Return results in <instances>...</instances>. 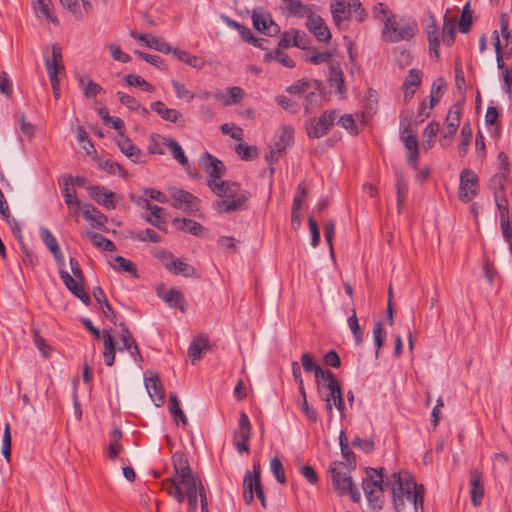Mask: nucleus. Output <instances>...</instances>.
<instances>
[{"instance_id":"obj_1","label":"nucleus","mask_w":512,"mask_h":512,"mask_svg":"<svg viewBox=\"0 0 512 512\" xmlns=\"http://www.w3.org/2000/svg\"><path fill=\"white\" fill-rule=\"evenodd\" d=\"M174 472L162 483L163 489L177 502L187 501L188 511L195 512L200 499L201 512H209L206 489L201 478L191 469L186 456L176 452L172 456Z\"/></svg>"},{"instance_id":"obj_2","label":"nucleus","mask_w":512,"mask_h":512,"mask_svg":"<svg viewBox=\"0 0 512 512\" xmlns=\"http://www.w3.org/2000/svg\"><path fill=\"white\" fill-rule=\"evenodd\" d=\"M386 485L391 489L396 512H402L405 501L413 504L415 512H423L424 487L408 472H394Z\"/></svg>"},{"instance_id":"obj_3","label":"nucleus","mask_w":512,"mask_h":512,"mask_svg":"<svg viewBox=\"0 0 512 512\" xmlns=\"http://www.w3.org/2000/svg\"><path fill=\"white\" fill-rule=\"evenodd\" d=\"M373 15L376 20L383 23L382 38L386 42L408 41L418 33V24L415 20L405 17L398 20L383 3L374 6Z\"/></svg>"},{"instance_id":"obj_4","label":"nucleus","mask_w":512,"mask_h":512,"mask_svg":"<svg viewBox=\"0 0 512 512\" xmlns=\"http://www.w3.org/2000/svg\"><path fill=\"white\" fill-rule=\"evenodd\" d=\"M208 186L213 193L223 198L214 204L217 211L230 213L246 208L250 194L241 189L237 183L208 180Z\"/></svg>"},{"instance_id":"obj_5","label":"nucleus","mask_w":512,"mask_h":512,"mask_svg":"<svg viewBox=\"0 0 512 512\" xmlns=\"http://www.w3.org/2000/svg\"><path fill=\"white\" fill-rule=\"evenodd\" d=\"M367 474L368 476L363 480L365 496L372 508L380 510L385 501L383 493L384 468H368Z\"/></svg>"},{"instance_id":"obj_6","label":"nucleus","mask_w":512,"mask_h":512,"mask_svg":"<svg viewBox=\"0 0 512 512\" xmlns=\"http://www.w3.org/2000/svg\"><path fill=\"white\" fill-rule=\"evenodd\" d=\"M346 470L347 467L342 462H336L329 468L333 487L338 494H350L352 500L357 502L360 499L359 491Z\"/></svg>"},{"instance_id":"obj_7","label":"nucleus","mask_w":512,"mask_h":512,"mask_svg":"<svg viewBox=\"0 0 512 512\" xmlns=\"http://www.w3.org/2000/svg\"><path fill=\"white\" fill-rule=\"evenodd\" d=\"M337 117V112L324 111L319 118L310 119L306 123L307 134L313 138H320L328 133Z\"/></svg>"},{"instance_id":"obj_8","label":"nucleus","mask_w":512,"mask_h":512,"mask_svg":"<svg viewBox=\"0 0 512 512\" xmlns=\"http://www.w3.org/2000/svg\"><path fill=\"white\" fill-rule=\"evenodd\" d=\"M251 439V424L245 412H241L237 429L233 432V444L239 453H249Z\"/></svg>"},{"instance_id":"obj_9","label":"nucleus","mask_w":512,"mask_h":512,"mask_svg":"<svg viewBox=\"0 0 512 512\" xmlns=\"http://www.w3.org/2000/svg\"><path fill=\"white\" fill-rule=\"evenodd\" d=\"M478 193V177L474 171L466 168L460 174L459 199L470 202Z\"/></svg>"},{"instance_id":"obj_10","label":"nucleus","mask_w":512,"mask_h":512,"mask_svg":"<svg viewBox=\"0 0 512 512\" xmlns=\"http://www.w3.org/2000/svg\"><path fill=\"white\" fill-rule=\"evenodd\" d=\"M252 20L254 27L259 32H262L268 36H274L280 32V27L273 21L270 13L262 9L253 11Z\"/></svg>"},{"instance_id":"obj_11","label":"nucleus","mask_w":512,"mask_h":512,"mask_svg":"<svg viewBox=\"0 0 512 512\" xmlns=\"http://www.w3.org/2000/svg\"><path fill=\"white\" fill-rule=\"evenodd\" d=\"M323 387L328 390V392L323 396V400L326 402L327 412L331 414L333 406H335L342 415L344 411V400L339 382L337 380H332L331 384H325Z\"/></svg>"},{"instance_id":"obj_12","label":"nucleus","mask_w":512,"mask_h":512,"mask_svg":"<svg viewBox=\"0 0 512 512\" xmlns=\"http://www.w3.org/2000/svg\"><path fill=\"white\" fill-rule=\"evenodd\" d=\"M169 203L174 208L187 212L198 209L199 199L188 191L177 189L173 192Z\"/></svg>"},{"instance_id":"obj_13","label":"nucleus","mask_w":512,"mask_h":512,"mask_svg":"<svg viewBox=\"0 0 512 512\" xmlns=\"http://www.w3.org/2000/svg\"><path fill=\"white\" fill-rule=\"evenodd\" d=\"M60 278L66 288L73 293L74 296L79 298L85 305L90 303V298L85 292L82 282L76 277H72L67 271L60 269Z\"/></svg>"},{"instance_id":"obj_14","label":"nucleus","mask_w":512,"mask_h":512,"mask_svg":"<svg viewBox=\"0 0 512 512\" xmlns=\"http://www.w3.org/2000/svg\"><path fill=\"white\" fill-rule=\"evenodd\" d=\"M306 26L309 29V31L315 35L318 41L326 42L330 40V30L327 27L325 21L322 19V17L315 15L313 13L312 16H310L309 19H307Z\"/></svg>"},{"instance_id":"obj_15","label":"nucleus","mask_w":512,"mask_h":512,"mask_svg":"<svg viewBox=\"0 0 512 512\" xmlns=\"http://www.w3.org/2000/svg\"><path fill=\"white\" fill-rule=\"evenodd\" d=\"M145 386L152 401L157 407L164 404L165 390L158 376H150L145 379Z\"/></svg>"},{"instance_id":"obj_16","label":"nucleus","mask_w":512,"mask_h":512,"mask_svg":"<svg viewBox=\"0 0 512 512\" xmlns=\"http://www.w3.org/2000/svg\"><path fill=\"white\" fill-rule=\"evenodd\" d=\"M89 196L97 203L103 205L107 209H115V194L112 191H108L104 187L91 186L89 188Z\"/></svg>"},{"instance_id":"obj_17","label":"nucleus","mask_w":512,"mask_h":512,"mask_svg":"<svg viewBox=\"0 0 512 512\" xmlns=\"http://www.w3.org/2000/svg\"><path fill=\"white\" fill-rule=\"evenodd\" d=\"M203 166L205 172L210 176L209 180L221 181L220 178L224 174L225 167L220 160L206 152L203 155Z\"/></svg>"},{"instance_id":"obj_18","label":"nucleus","mask_w":512,"mask_h":512,"mask_svg":"<svg viewBox=\"0 0 512 512\" xmlns=\"http://www.w3.org/2000/svg\"><path fill=\"white\" fill-rule=\"evenodd\" d=\"M481 480H482L481 472L476 468L471 469V471H470V485H471L470 495H471L472 503L475 507H478L481 504L482 498L484 496V487L481 483Z\"/></svg>"},{"instance_id":"obj_19","label":"nucleus","mask_w":512,"mask_h":512,"mask_svg":"<svg viewBox=\"0 0 512 512\" xmlns=\"http://www.w3.org/2000/svg\"><path fill=\"white\" fill-rule=\"evenodd\" d=\"M282 3L283 9L291 16L298 18L306 16L309 19L313 14L311 6L304 4L301 0H282Z\"/></svg>"},{"instance_id":"obj_20","label":"nucleus","mask_w":512,"mask_h":512,"mask_svg":"<svg viewBox=\"0 0 512 512\" xmlns=\"http://www.w3.org/2000/svg\"><path fill=\"white\" fill-rule=\"evenodd\" d=\"M258 487H262L261 479L251 477L250 471H247L243 479V499L247 505L253 502Z\"/></svg>"},{"instance_id":"obj_21","label":"nucleus","mask_w":512,"mask_h":512,"mask_svg":"<svg viewBox=\"0 0 512 512\" xmlns=\"http://www.w3.org/2000/svg\"><path fill=\"white\" fill-rule=\"evenodd\" d=\"M120 138L117 140V145L121 152L124 153L131 161L138 162L141 157V150L137 148L132 141L126 137L123 132H119Z\"/></svg>"},{"instance_id":"obj_22","label":"nucleus","mask_w":512,"mask_h":512,"mask_svg":"<svg viewBox=\"0 0 512 512\" xmlns=\"http://www.w3.org/2000/svg\"><path fill=\"white\" fill-rule=\"evenodd\" d=\"M430 19L431 23L428 24L426 27V33L429 41V50L430 53L434 55L435 58H438L440 46L439 29L435 18L430 17Z\"/></svg>"},{"instance_id":"obj_23","label":"nucleus","mask_w":512,"mask_h":512,"mask_svg":"<svg viewBox=\"0 0 512 512\" xmlns=\"http://www.w3.org/2000/svg\"><path fill=\"white\" fill-rule=\"evenodd\" d=\"M151 110L168 122L177 123L182 118V114L178 110L167 108L162 101L153 102Z\"/></svg>"},{"instance_id":"obj_24","label":"nucleus","mask_w":512,"mask_h":512,"mask_svg":"<svg viewBox=\"0 0 512 512\" xmlns=\"http://www.w3.org/2000/svg\"><path fill=\"white\" fill-rule=\"evenodd\" d=\"M157 294L160 298L163 299L164 302H166L170 307L178 308L181 311H185V301L183 294L180 290L171 288L164 294L160 292V290L157 291Z\"/></svg>"},{"instance_id":"obj_25","label":"nucleus","mask_w":512,"mask_h":512,"mask_svg":"<svg viewBox=\"0 0 512 512\" xmlns=\"http://www.w3.org/2000/svg\"><path fill=\"white\" fill-rule=\"evenodd\" d=\"M209 347V339L205 334L198 335L190 344L188 355L191 357L192 362L200 360L203 351Z\"/></svg>"},{"instance_id":"obj_26","label":"nucleus","mask_w":512,"mask_h":512,"mask_svg":"<svg viewBox=\"0 0 512 512\" xmlns=\"http://www.w3.org/2000/svg\"><path fill=\"white\" fill-rule=\"evenodd\" d=\"M82 213L97 228H102L107 221V217L91 204H84L82 206Z\"/></svg>"},{"instance_id":"obj_27","label":"nucleus","mask_w":512,"mask_h":512,"mask_svg":"<svg viewBox=\"0 0 512 512\" xmlns=\"http://www.w3.org/2000/svg\"><path fill=\"white\" fill-rule=\"evenodd\" d=\"M162 145L166 146L169 149L171 155L182 165H185L188 162V159L180 146V144L173 138L164 137L162 138Z\"/></svg>"},{"instance_id":"obj_28","label":"nucleus","mask_w":512,"mask_h":512,"mask_svg":"<svg viewBox=\"0 0 512 512\" xmlns=\"http://www.w3.org/2000/svg\"><path fill=\"white\" fill-rule=\"evenodd\" d=\"M110 266L119 272H127L132 277L138 278L135 264L122 256H115L110 262Z\"/></svg>"},{"instance_id":"obj_29","label":"nucleus","mask_w":512,"mask_h":512,"mask_svg":"<svg viewBox=\"0 0 512 512\" xmlns=\"http://www.w3.org/2000/svg\"><path fill=\"white\" fill-rule=\"evenodd\" d=\"M331 13L336 25H340L343 20L350 17V8L347 6L344 0H335L331 4Z\"/></svg>"},{"instance_id":"obj_30","label":"nucleus","mask_w":512,"mask_h":512,"mask_svg":"<svg viewBox=\"0 0 512 512\" xmlns=\"http://www.w3.org/2000/svg\"><path fill=\"white\" fill-rule=\"evenodd\" d=\"M294 130L289 126H283L276 136L272 146L278 150L284 151L293 142Z\"/></svg>"},{"instance_id":"obj_31","label":"nucleus","mask_w":512,"mask_h":512,"mask_svg":"<svg viewBox=\"0 0 512 512\" xmlns=\"http://www.w3.org/2000/svg\"><path fill=\"white\" fill-rule=\"evenodd\" d=\"M173 54L178 60L186 63L187 65H190L195 69H202L205 66V61L203 58L191 55L187 51L173 49Z\"/></svg>"},{"instance_id":"obj_32","label":"nucleus","mask_w":512,"mask_h":512,"mask_svg":"<svg viewBox=\"0 0 512 512\" xmlns=\"http://www.w3.org/2000/svg\"><path fill=\"white\" fill-rule=\"evenodd\" d=\"M78 81L79 86L82 88L83 93L87 98H95L99 93L103 91L99 84L87 76L79 77Z\"/></svg>"},{"instance_id":"obj_33","label":"nucleus","mask_w":512,"mask_h":512,"mask_svg":"<svg viewBox=\"0 0 512 512\" xmlns=\"http://www.w3.org/2000/svg\"><path fill=\"white\" fill-rule=\"evenodd\" d=\"M122 439V431L118 428H115L110 433V443L108 448V455L111 459H115L123 450V446L121 444Z\"/></svg>"},{"instance_id":"obj_34","label":"nucleus","mask_w":512,"mask_h":512,"mask_svg":"<svg viewBox=\"0 0 512 512\" xmlns=\"http://www.w3.org/2000/svg\"><path fill=\"white\" fill-rule=\"evenodd\" d=\"M172 224L179 230L193 235H199L202 231V225L194 220L183 218L174 219Z\"/></svg>"},{"instance_id":"obj_35","label":"nucleus","mask_w":512,"mask_h":512,"mask_svg":"<svg viewBox=\"0 0 512 512\" xmlns=\"http://www.w3.org/2000/svg\"><path fill=\"white\" fill-rule=\"evenodd\" d=\"M86 236L90 239L92 244L97 248H100L104 251H111V252L116 250L115 244L111 240L102 236L101 234H98V233L92 232V231H87Z\"/></svg>"},{"instance_id":"obj_36","label":"nucleus","mask_w":512,"mask_h":512,"mask_svg":"<svg viewBox=\"0 0 512 512\" xmlns=\"http://www.w3.org/2000/svg\"><path fill=\"white\" fill-rule=\"evenodd\" d=\"M129 237L140 242L159 243L161 241L160 235L149 228L145 230L131 231Z\"/></svg>"},{"instance_id":"obj_37","label":"nucleus","mask_w":512,"mask_h":512,"mask_svg":"<svg viewBox=\"0 0 512 512\" xmlns=\"http://www.w3.org/2000/svg\"><path fill=\"white\" fill-rule=\"evenodd\" d=\"M64 180V189H63V196L64 201L69 207H81V202L76 196V191L71 190L69 188V181L73 180V177L71 175H66L63 177Z\"/></svg>"},{"instance_id":"obj_38","label":"nucleus","mask_w":512,"mask_h":512,"mask_svg":"<svg viewBox=\"0 0 512 512\" xmlns=\"http://www.w3.org/2000/svg\"><path fill=\"white\" fill-rule=\"evenodd\" d=\"M169 272L183 275L184 277L197 278L198 272L197 270L190 264L183 262L181 259L176 258L174 262V266Z\"/></svg>"},{"instance_id":"obj_39","label":"nucleus","mask_w":512,"mask_h":512,"mask_svg":"<svg viewBox=\"0 0 512 512\" xmlns=\"http://www.w3.org/2000/svg\"><path fill=\"white\" fill-rule=\"evenodd\" d=\"M104 338V361L107 366H112L115 360V344L111 334L108 331L103 333Z\"/></svg>"},{"instance_id":"obj_40","label":"nucleus","mask_w":512,"mask_h":512,"mask_svg":"<svg viewBox=\"0 0 512 512\" xmlns=\"http://www.w3.org/2000/svg\"><path fill=\"white\" fill-rule=\"evenodd\" d=\"M169 411L176 421L179 419L183 425H188V419L183 410L180 408L177 395L174 392L169 394Z\"/></svg>"},{"instance_id":"obj_41","label":"nucleus","mask_w":512,"mask_h":512,"mask_svg":"<svg viewBox=\"0 0 512 512\" xmlns=\"http://www.w3.org/2000/svg\"><path fill=\"white\" fill-rule=\"evenodd\" d=\"M264 60L266 62H269L271 60H275L284 67L292 68L295 66V62L284 52H282L280 49H277L275 51L267 52L264 56Z\"/></svg>"},{"instance_id":"obj_42","label":"nucleus","mask_w":512,"mask_h":512,"mask_svg":"<svg viewBox=\"0 0 512 512\" xmlns=\"http://www.w3.org/2000/svg\"><path fill=\"white\" fill-rule=\"evenodd\" d=\"M308 191L304 184H299L294 196L293 207H292V222L298 218V211L301 208V204L306 200Z\"/></svg>"},{"instance_id":"obj_43","label":"nucleus","mask_w":512,"mask_h":512,"mask_svg":"<svg viewBox=\"0 0 512 512\" xmlns=\"http://www.w3.org/2000/svg\"><path fill=\"white\" fill-rule=\"evenodd\" d=\"M329 82L330 86L336 87L340 94L345 92L343 72L339 67L330 65Z\"/></svg>"},{"instance_id":"obj_44","label":"nucleus","mask_w":512,"mask_h":512,"mask_svg":"<svg viewBox=\"0 0 512 512\" xmlns=\"http://www.w3.org/2000/svg\"><path fill=\"white\" fill-rule=\"evenodd\" d=\"M455 38V23L447 15L444 17V23L442 27V41L447 46H450L454 42Z\"/></svg>"},{"instance_id":"obj_45","label":"nucleus","mask_w":512,"mask_h":512,"mask_svg":"<svg viewBox=\"0 0 512 512\" xmlns=\"http://www.w3.org/2000/svg\"><path fill=\"white\" fill-rule=\"evenodd\" d=\"M497 208L499 210L500 216V225L508 226L510 224L509 220V212H508V201L504 195L499 196L498 193L495 194Z\"/></svg>"},{"instance_id":"obj_46","label":"nucleus","mask_w":512,"mask_h":512,"mask_svg":"<svg viewBox=\"0 0 512 512\" xmlns=\"http://www.w3.org/2000/svg\"><path fill=\"white\" fill-rule=\"evenodd\" d=\"M163 208L160 206H153L151 214L153 217H146L145 220L158 228L161 231H167L166 222L162 217Z\"/></svg>"},{"instance_id":"obj_47","label":"nucleus","mask_w":512,"mask_h":512,"mask_svg":"<svg viewBox=\"0 0 512 512\" xmlns=\"http://www.w3.org/2000/svg\"><path fill=\"white\" fill-rule=\"evenodd\" d=\"M472 140V129L468 122L464 123L461 128V143L459 146V155L465 156Z\"/></svg>"},{"instance_id":"obj_48","label":"nucleus","mask_w":512,"mask_h":512,"mask_svg":"<svg viewBox=\"0 0 512 512\" xmlns=\"http://www.w3.org/2000/svg\"><path fill=\"white\" fill-rule=\"evenodd\" d=\"M348 325L354 336L356 344L361 345L363 342V331L359 325L355 309H352V315L348 318Z\"/></svg>"},{"instance_id":"obj_49","label":"nucleus","mask_w":512,"mask_h":512,"mask_svg":"<svg viewBox=\"0 0 512 512\" xmlns=\"http://www.w3.org/2000/svg\"><path fill=\"white\" fill-rule=\"evenodd\" d=\"M124 80L129 86L140 87L147 92L154 91V87L139 75L128 74L124 77Z\"/></svg>"},{"instance_id":"obj_50","label":"nucleus","mask_w":512,"mask_h":512,"mask_svg":"<svg viewBox=\"0 0 512 512\" xmlns=\"http://www.w3.org/2000/svg\"><path fill=\"white\" fill-rule=\"evenodd\" d=\"M408 190L407 182L402 175H397L396 193L398 213H401V207L405 202V196Z\"/></svg>"},{"instance_id":"obj_51","label":"nucleus","mask_w":512,"mask_h":512,"mask_svg":"<svg viewBox=\"0 0 512 512\" xmlns=\"http://www.w3.org/2000/svg\"><path fill=\"white\" fill-rule=\"evenodd\" d=\"M237 154L242 160L249 161L258 156V148L256 146H249L245 143H239L235 148Z\"/></svg>"},{"instance_id":"obj_52","label":"nucleus","mask_w":512,"mask_h":512,"mask_svg":"<svg viewBox=\"0 0 512 512\" xmlns=\"http://www.w3.org/2000/svg\"><path fill=\"white\" fill-rule=\"evenodd\" d=\"M461 108L458 105H453L446 116V125L450 130H457L460 125Z\"/></svg>"},{"instance_id":"obj_53","label":"nucleus","mask_w":512,"mask_h":512,"mask_svg":"<svg viewBox=\"0 0 512 512\" xmlns=\"http://www.w3.org/2000/svg\"><path fill=\"white\" fill-rule=\"evenodd\" d=\"M270 468L276 480L280 484H285L287 482L285 470L279 458L274 457L270 460Z\"/></svg>"},{"instance_id":"obj_54","label":"nucleus","mask_w":512,"mask_h":512,"mask_svg":"<svg viewBox=\"0 0 512 512\" xmlns=\"http://www.w3.org/2000/svg\"><path fill=\"white\" fill-rule=\"evenodd\" d=\"M34 8L37 12L42 13V15L49 21L53 23H57V18L51 14L50 11V0H33Z\"/></svg>"},{"instance_id":"obj_55","label":"nucleus","mask_w":512,"mask_h":512,"mask_svg":"<svg viewBox=\"0 0 512 512\" xmlns=\"http://www.w3.org/2000/svg\"><path fill=\"white\" fill-rule=\"evenodd\" d=\"M146 46L162 53L173 52L169 43L156 36H150L149 39L146 40Z\"/></svg>"},{"instance_id":"obj_56","label":"nucleus","mask_w":512,"mask_h":512,"mask_svg":"<svg viewBox=\"0 0 512 512\" xmlns=\"http://www.w3.org/2000/svg\"><path fill=\"white\" fill-rule=\"evenodd\" d=\"M154 256L168 271L173 268L176 257L171 252L164 249H157L154 252Z\"/></svg>"},{"instance_id":"obj_57","label":"nucleus","mask_w":512,"mask_h":512,"mask_svg":"<svg viewBox=\"0 0 512 512\" xmlns=\"http://www.w3.org/2000/svg\"><path fill=\"white\" fill-rule=\"evenodd\" d=\"M440 125L438 122H430L426 128L424 129L423 136L426 139L424 142V145H426L427 148L432 147L434 143V138L436 137L437 133L439 132Z\"/></svg>"},{"instance_id":"obj_58","label":"nucleus","mask_w":512,"mask_h":512,"mask_svg":"<svg viewBox=\"0 0 512 512\" xmlns=\"http://www.w3.org/2000/svg\"><path fill=\"white\" fill-rule=\"evenodd\" d=\"M422 73L418 69H410L403 87L417 88L421 84Z\"/></svg>"},{"instance_id":"obj_59","label":"nucleus","mask_w":512,"mask_h":512,"mask_svg":"<svg viewBox=\"0 0 512 512\" xmlns=\"http://www.w3.org/2000/svg\"><path fill=\"white\" fill-rule=\"evenodd\" d=\"M107 47L114 60L122 63H127L131 60L130 55L123 52L119 45L115 43H110Z\"/></svg>"},{"instance_id":"obj_60","label":"nucleus","mask_w":512,"mask_h":512,"mask_svg":"<svg viewBox=\"0 0 512 512\" xmlns=\"http://www.w3.org/2000/svg\"><path fill=\"white\" fill-rule=\"evenodd\" d=\"M402 140L407 151L419 149L418 140L416 136L412 134V131L409 126L406 127L402 132Z\"/></svg>"},{"instance_id":"obj_61","label":"nucleus","mask_w":512,"mask_h":512,"mask_svg":"<svg viewBox=\"0 0 512 512\" xmlns=\"http://www.w3.org/2000/svg\"><path fill=\"white\" fill-rule=\"evenodd\" d=\"M40 235H41V239L44 242V244L46 245V247L51 252H57V248H59V246H58L57 240L52 235V233L48 229L42 228L40 230Z\"/></svg>"},{"instance_id":"obj_62","label":"nucleus","mask_w":512,"mask_h":512,"mask_svg":"<svg viewBox=\"0 0 512 512\" xmlns=\"http://www.w3.org/2000/svg\"><path fill=\"white\" fill-rule=\"evenodd\" d=\"M172 86H173V88L175 90L176 96L179 99H185L187 101H191V100L194 99L195 94L192 91L186 89L185 86L182 83H180V82H178L176 80H173L172 81Z\"/></svg>"},{"instance_id":"obj_63","label":"nucleus","mask_w":512,"mask_h":512,"mask_svg":"<svg viewBox=\"0 0 512 512\" xmlns=\"http://www.w3.org/2000/svg\"><path fill=\"white\" fill-rule=\"evenodd\" d=\"M244 96V91L238 86L231 87L229 89V96L223 102V105L230 106L241 101Z\"/></svg>"},{"instance_id":"obj_64","label":"nucleus","mask_w":512,"mask_h":512,"mask_svg":"<svg viewBox=\"0 0 512 512\" xmlns=\"http://www.w3.org/2000/svg\"><path fill=\"white\" fill-rule=\"evenodd\" d=\"M314 374L318 386L323 387L325 384H331L332 380H337L331 371H324L321 367Z\"/></svg>"}]
</instances>
